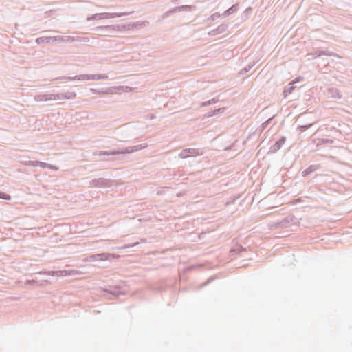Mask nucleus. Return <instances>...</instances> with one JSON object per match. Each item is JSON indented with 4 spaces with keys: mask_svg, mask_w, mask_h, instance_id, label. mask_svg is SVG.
I'll list each match as a JSON object with an SVG mask.
<instances>
[{
    "mask_svg": "<svg viewBox=\"0 0 352 352\" xmlns=\"http://www.w3.org/2000/svg\"><path fill=\"white\" fill-rule=\"evenodd\" d=\"M0 197L7 200L10 199V196L6 193H0Z\"/></svg>",
    "mask_w": 352,
    "mask_h": 352,
    "instance_id": "nucleus-1",
    "label": "nucleus"
},
{
    "mask_svg": "<svg viewBox=\"0 0 352 352\" xmlns=\"http://www.w3.org/2000/svg\"><path fill=\"white\" fill-rule=\"evenodd\" d=\"M186 153V151H184L182 153V155L184 157H187V155H186V153Z\"/></svg>",
    "mask_w": 352,
    "mask_h": 352,
    "instance_id": "nucleus-2",
    "label": "nucleus"
},
{
    "mask_svg": "<svg viewBox=\"0 0 352 352\" xmlns=\"http://www.w3.org/2000/svg\"><path fill=\"white\" fill-rule=\"evenodd\" d=\"M61 274H62L63 275H67V272H66V271H63V272H61Z\"/></svg>",
    "mask_w": 352,
    "mask_h": 352,
    "instance_id": "nucleus-3",
    "label": "nucleus"
},
{
    "mask_svg": "<svg viewBox=\"0 0 352 352\" xmlns=\"http://www.w3.org/2000/svg\"><path fill=\"white\" fill-rule=\"evenodd\" d=\"M41 166H43V167H45V163H41Z\"/></svg>",
    "mask_w": 352,
    "mask_h": 352,
    "instance_id": "nucleus-4",
    "label": "nucleus"
}]
</instances>
